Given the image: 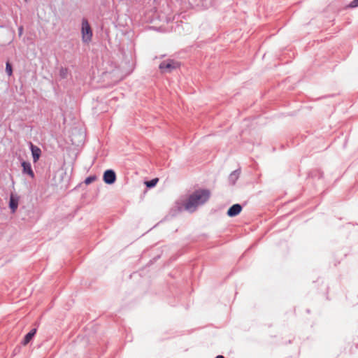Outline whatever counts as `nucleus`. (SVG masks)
I'll use <instances>...</instances> for the list:
<instances>
[{"label": "nucleus", "instance_id": "nucleus-1", "mask_svg": "<svg viewBox=\"0 0 358 358\" xmlns=\"http://www.w3.org/2000/svg\"><path fill=\"white\" fill-rule=\"evenodd\" d=\"M210 196V192L206 189H199L191 194L184 204L185 210L189 212L196 210L198 206L204 204Z\"/></svg>", "mask_w": 358, "mask_h": 358}, {"label": "nucleus", "instance_id": "nucleus-2", "mask_svg": "<svg viewBox=\"0 0 358 358\" xmlns=\"http://www.w3.org/2000/svg\"><path fill=\"white\" fill-rule=\"evenodd\" d=\"M82 40L85 43H89L92 38V31L91 27L86 19L82 21L81 27Z\"/></svg>", "mask_w": 358, "mask_h": 358}, {"label": "nucleus", "instance_id": "nucleus-3", "mask_svg": "<svg viewBox=\"0 0 358 358\" xmlns=\"http://www.w3.org/2000/svg\"><path fill=\"white\" fill-rule=\"evenodd\" d=\"M159 69L162 72H171L172 70L177 69L179 67V64L173 60L168 59L166 61H163L159 64Z\"/></svg>", "mask_w": 358, "mask_h": 358}, {"label": "nucleus", "instance_id": "nucleus-4", "mask_svg": "<svg viewBox=\"0 0 358 358\" xmlns=\"http://www.w3.org/2000/svg\"><path fill=\"white\" fill-rule=\"evenodd\" d=\"M103 180L106 184H113L116 180V174L113 170H107L104 172Z\"/></svg>", "mask_w": 358, "mask_h": 358}, {"label": "nucleus", "instance_id": "nucleus-5", "mask_svg": "<svg viewBox=\"0 0 358 358\" xmlns=\"http://www.w3.org/2000/svg\"><path fill=\"white\" fill-rule=\"evenodd\" d=\"M242 210V206L240 204H234L227 210L229 217H234L238 215Z\"/></svg>", "mask_w": 358, "mask_h": 358}, {"label": "nucleus", "instance_id": "nucleus-6", "mask_svg": "<svg viewBox=\"0 0 358 358\" xmlns=\"http://www.w3.org/2000/svg\"><path fill=\"white\" fill-rule=\"evenodd\" d=\"M31 151L34 162H36L41 157V150L38 147L31 143Z\"/></svg>", "mask_w": 358, "mask_h": 358}, {"label": "nucleus", "instance_id": "nucleus-7", "mask_svg": "<svg viewBox=\"0 0 358 358\" xmlns=\"http://www.w3.org/2000/svg\"><path fill=\"white\" fill-rule=\"evenodd\" d=\"M22 171L24 173L29 175L31 178H34V173L31 169L29 162H23L22 163Z\"/></svg>", "mask_w": 358, "mask_h": 358}, {"label": "nucleus", "instance_id": "nucleus-8", "mask_svg": "<svg viewBox=\"0 0 358 358\" xmlns=\"http://www.w3.org/2000/svg\"><path fill=\"white\" fill-rule=\"evenodd\" d=\"M36 332V329H33L30 332H29L24 336V340L22 342V344L23 345H27L30 342V341L33 338V337L34 336Z\"/></svg>", "mask_w": 358, "mask_h": 358}, {"label": "nucleus", "instance_id": "nucleus-9", "mask_svg": "<svg viewBox=\"0 0 358 358\" xmlns=\"http://www.w3.org/2000/svg\"><path fill=\"white\" fill-rule=\"evenodd\" d=\"M10 208L12 210V211L14 213L18 206V199L15 198L13 194L10 195V203H9Z\"/></svg>", "mask_w": 358, "mask_h": 358}, {"label": "nucleus", "instance_id": "nucleus-10", "mask_svg": "<svg viewBox=\"0 0 358 358\" xmlns=\"http://www.w3.org/2000/svg\"><path fill=\"white\" fill-rule=\"evenodd\" d=\"M158 181H159L158 178H154L151 180L145 181V184L148 187L150 188V187H155L157 185Z\"/></svg>", "mask_w": 358, "mask_h": 358}, {"label": "nucleus", "instance_id": "nucleus-11", "mask_svg": "<svg viewBox=\"0 0 358 358\" xmlns=\"http://www.w3.org/2000/svg\"><path fill=\"white\" fill-rule=\"evenodd\" d=\"M6 71L9 76H10L13 73L12 66L8 62H7L6 64Z\"/></svg>", "mask_w": 358, "mask_h": 358}, {"label": "nucleus", "instance_id": "nucleus-12", "mask_svg": "<svg viewBox=\"0 0 358 358\" xmlns=\"http://www.w3.org/2000/svg\"><path fill=\"white\" fill-rule=\"evenodd\" d=\"M96 179V176H90V177H87L85 180V183L86 185H90L91 184L92 182H93L94 181H95V180Z\"/></svg>", "mask_w": 358, "mask_h": 358}, {"label": "nucleus", "instance_id": "nucleus-13", "mask_svg": "<svg viewBox=\"0 0 358 358\" xmlns=\"http://www.w3.org/2000/svg\"><path fill=\"white\" fill-rule=\"evenodd\" d=\"M351 6L352 7H357L358 6V0H354L351 2Z\"/></svg>", "mask_w": 358, "mask_h": 358}, {"label": "nucleus", "instance_id": "nucleus-14", "mask_svg": "<svg viewBox=\"0 0 358 358\" xmlns=\"http://www.w3.org/2000/svg\"><path fill=\"white\" fill-rule=\"evenodd\" d=\"M23 34V27L21 26L18 28V34L19 36H22Z\"/></svg>", "mask_w": 358, "mask_h": 358}, {"label": "nucleus", "instance_id": "nucleus-15", "mask_svg": "<svg viewBox=\"0 0 358 358\" xmlns=\"http://www.w3.org/2000/svg\"><path fill=\"white\" fill-rule=\"evenodd\" d=\"M215 358H224L222 355H218Z\"/></svg>", "mask_w": 358, "mask_h": 358}, {"label": "nucleus", "instance_id": "nucleus-16", "mask_svg": "<svg viewBox=\"0 0 358 358\" xmlns=\"http://www.w3.org/2000/svg\"><path fill=\"white\" fill-rule=\"evenodd\" d=\"M30 1V0H24V1H26V2H28V1Z\"/></svg>", "mask_w": 358, "mask_h": 358}]
</instances>
